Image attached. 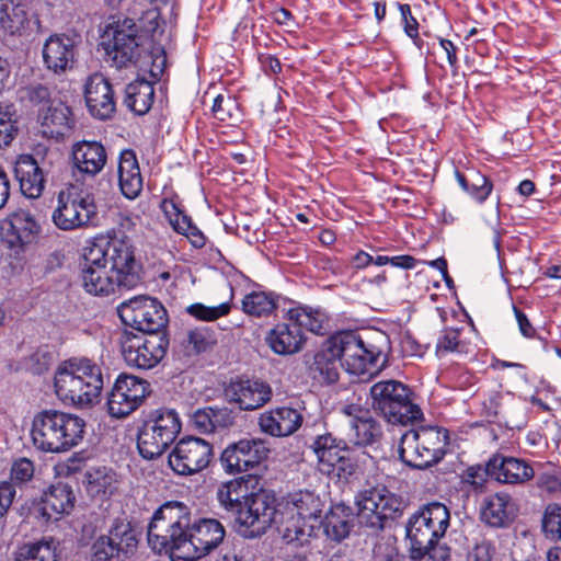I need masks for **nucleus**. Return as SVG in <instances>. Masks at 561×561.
Segmentation results:
<instances>
[{
  "instance_id": "nucleus-1",
  "label": "nucleus",
  "mask_w": 561,
  "mask_h": 561,
  "mask_svg": "<svg viewBox=\"0 0 561 561\" xmlns=\"http://www.w3.org/2000/svg\"><path fill=\"white\" fill-rule=\"evenodd\" d=\"M226 529L215 518L192 517L187 505L168 501L152 514L147 526V542L154 554L172 561H195L210 554L222 542Z\"/></svg>"
},
{
  "instance_id": "nucleus-2",
  "label": "nucleus",
  "mask_w": 561,
  "mask_h": 561,
  "mask_svg": "<svg viewBox=\"0 0 561 561\" xmlns=\"http://www.w3.org/2000/svg\"><path fill=\"white\" fill-rule=\"evenodd\" d=\"M80 268L81 285L93 296H108L121 288L130 289L140 282L134 245L127 237H101L88 242Z\"/></svg>"
},
{
  "instance_id": "nucleus-3",
  "label": "nucleus",
  "mask_w": 561,
  "mask_h": 561,
  "mask_svg": "<svg viewBox=\"0 0 561 561\" xmlns=\"http://www.w3.org/2000/svg\"><path fill=\"white\" fill-rule=\"evenodd\" d=\"M101 46L105 51V61L117 70L139 67L147 69L151 78L160 80L167 64L164 50L151 51L148 36L141 27L129 18L108 23L102 35Z\"/></svg>"
},
{
  "instance_id": "nucleus-4",
  "label": "nucleus",
  "mask_w": 561,
  "mask_h": 561,
  "mask_svg": "<svg viewBox=\"0 0 561 561\" xmlns=\"http://www.w3.org/2000/svg\"><path fill=\"white\" fill-rule=\"evenodd\" d=\"M85 421L77 414L57 409L37 411L30 436L33 447L46 454H61L78 446L84 437Z\"/></svg>"
},
{
  "instance_id": "nucleus-5",
  "label": "nucleus",
  "mask_w": 561,
  "mask_h": 561,
  "mask_svg": "<svg viewBox=\"0 0 561 561\" xmlns=\"http://www.w3.org/2000/svg\"><path fill=\"white\" fill-rule=\"evenodd\" d=\"M54 387L64 403L89 407L98 401L104 387L102 368L85 357L70 358L57 368Z\"/></svg>"
},
{
  "instance_id": "nucleus-6",
  "label": "nucleus",
  "mask_w": 561,
  "mask_h": 561,
  "mask_svg": "<svg viewBox=\"0 0 561 561\" xmlns=\"http://www.w3.org/2000/svg\"><path fill=\"white\" fill-rule=\"evenodd\" d=\"M334 336L342 356L343 367L348 374L373 375L383 366L385 348L388 345L386 333L378 331L362 334L357 331L345 330L335 333Z\"/></svg>"
},
{
  "instance_id": "nucleus-7",
  "label": "nucleus",
  "mask_w": 561,
  "mask_h": 561,
  "mask_svg": "<svg viewBox=\"0 0 561 561\" xmlns=\"http://www.w3.org/2000/svg\"><path fill=\"white\" fill-rule=\"evenodd\" d=\"M413 396L407 385L393 379L381 380L370 387L373 410L390 424L413 425L423 419Z\"/></svg>"
},
{
  "instance_id": "nucleus-8",
  "label": "nucleus",
  "mask_w": 561,
  "mask_h": 561,
  "mask_svg": "<svg viewBox=\"0 0 561 561\" xmlns=\"http://www.w3.org/2000/svg\"><path fill=\"white\" fill-rule=\"evenodd\" d=\"M182 430L179 413L173 409L159 408L150 411L137 432V449L146 460L162 456L175 442Z\"/></svg>"
},
{
  "instance_id": "nucleus-9",
  "label": "nucleus",
  "mask_w": 561,
  "mask_h": 561,
  "mask_svg": "<svg viewBox=\"0 0 561 561\" xmlns=\"http://www.w3.org/2000/svg\"><path fill=\"white\" fill-rule=\"evenodd\" d=\"M282 505L293 520L282 523L278 530L287 543L302 546L309 541L307 528L314 526L325 508V500L310 490H297L283 497Z\"/></svg>"
},
{
  "instance_id": "nucleus-10",
  "label": "nucleus",
  "mask_w": 561,
  "mask_h": 561,
  "mask_svg": "<svg viewBox=\"0 0 561 561\" xmlns=\"http://www.w3.org/2000/svg\"><path fill=\"white\" fill-rule=\"evenodd\" d=\"M357 519L362 527L377 534L386 527L389 519L401 516L404 503L401 496L385 485L369 486L355 495Z\"/></svg>"
},
{
  "instance_id": "nucleus-11",
  "label": "nucleus",
  "mask_w": 561,
  "mask_h": 561,
  "mask_svg": "<svg viewBox=\"0 0 561 561\" xmlns=\"http://www.w3.org/2000/svg\"><path fill=\"white\" fill-rule=\"evenodd\" d=\"M277 499L273 491L263 488L253 489L234 524L245 538L261 537L277 520Z\"/></svg>"
},
{
  "instance_id": "nucleus-12",
  "label": "nucleus",
  "mask_w": 561,
  "mask_h": 561,
  "mask_svg": "<svg viewBox=\"0 0 561 561\" xmlns=\"http://www.w3.org/2000/svg\"><path fill=\"white\" fill-rule=\"evenodd\" d=\"M117 313L126 328L149 335L167 334L168 313L157 298L135 296L119 304Z\"/></svg>"
},
{
  "instance_id": "nucleus-13",
  "label": "nucleus",
  "mask_w": 561,
  "mask_h": 561,
  "mask_svg": "<svg viewBox=\"0 0 561 561\" xmlns=\"http://www.w3.org/2000/svg\"><path fill=\"white\" fill-rule=\"evenodd\" d=\"M51 219L57 228L65 231L94 226L98 220L94 196L75 187L60 191Z\"/></svg>"
},
{
  "instance_id": "nucleus-14",
  "label": "nucleus",
  "mask_w": 561,
  "mask_h": 561,
  "mask_svg": "<svg viewBox=\"0 0 561 561\" xmlns=\"http://www.w3.org/2000/svg\"><path fill=\"white\" fill-rule=\"evenodd\" d=\"M307 447L313 453L318 468L322 473L347 477L354 473L355 467L350 458V447L342 438L325 432L310 437Z\"/></svg>"
},
{
  "instance_id": "nucleus-15",
  "label": "nucleus",
  "mask_w": 561,
  "mask_h": 561,
  "mask_svg": "<svg viewBox=\"0 0 561 561\" xmlns=\"http://www.w3.org/2000/svg\"><path fill=\"white\" fill-rule=\"evenodd\" d=\"M122 353L129 367L148 370L156 367L169 347L168 334H134L125 330Z\"/></svg>"
},
{
  "instance_id": "nucleus-16",
  "label": "nucleus",
  "mask_w": 561,
  "mask_h": 561,
  "mask_svg": "<svg viewBox=\"0 0 561 561\" xmlns=\"http://www.w3.org/2000/svg\"><path fill=\"white\" fill-rule=\"evenodd\" d=\"M214 458L213 445L199 437L181 438L169 454L170 468L180 476H192L206 469Z\"/></svg>"
},
{
  "instance_id": "nucleus-17",
  "label": "nucleus",
  "mask_w": 561,
  "mask_h": 561,
  "mask_svg": "<svg viewBox=\"0 0 561 561\" xmlns=\"http://www.w3.org/2000/svg\"><path fill=\"white\" fill-rule=\"evenodd\" d=\"M150 391L147 380L125 373L119 374L107 397L108 414L116 419L128 416L144 403Z\"/></svg>"
},
{
  "instance_id": "nucleus-18",
  "label": "nucleus",
  "mask_w": 561,
  "mask_h": 561,
  "mask_svg": "<svg viewBox=\"0 0 561 561\" xmlns=\"http://www.w3.org/2000/svg\"><path fill=\"white\" fill-rule=\"evenodd\" d=\"M407 539L410 542V558L413 561H447L450 549L440 545L442 538L420 516L414 513L405 525Z\"/></svg>"
},
{
  "instance_id": "nucleus-19",
  "label": "nucleus",
  "mask_w": 561,
  "mask_h": 561,
  "mask_svg": "<svg viewBox=\"0 0 561 561\" xmlns=\"http://www.w3.org/2000/svg\"><path fill=\"white\" fill-rule=\"evenodd\" d=\"M270 448L260 438H243L229 444L221 453L219 461L228 474L250 471L267 459Z\"/></svg>"
},
{
  "instance_id": "nucleus-20",
  "label": "nucleus",
  "mask_w": 561,
  "mask_h": 561,
  "mask_svg": "<svg viewBox=\"0 0 561 561\" xmlns=\"http://www.w3.org/2000/svg\"><path fill=\"white\" fill-rule=\"evenodd\" d=\"M353 508L344 503L330 506L324 516L318 519L314 526H309L307 533L310 538H325L335 542L346 538L353 527Z\"/></svg>"
},
{
  "instance_id": "nucleus-21",
  "label": "nucleus",
  "mask_w": 561,
  "mask_h": 561,
  "mask_svg": "<svg viewBox=\"0 0 561 561\" xmlns=\"http://www.w3.org/2000/svg\"><path fill=\"white\" fill-rule=\"evenodd\" d=\"M225 396L230 403L238 405L240 410L253 411L267 403L273 391L264 380L261 379H242L230 381L225 389Z\"/></svg>"
},
{
  "instance_id": "nucleus-22",
  "label": "nucleus",
  "mask_w": 561,
  "mask_h": 561,
  "mask_svg": "<svg viewBox=\"0 0 561 561\" xmlns=\"http://www.w3.org/2000/svg\"><path fill=\"white\" fill-rule=\"evenodd\" d=\"M2 239L11 249L24 250L35 243L41 234V225L24 209L12 213L2 225Z\"/></svg>"
},
{
  "instance_id": "nucleus-23",
  "label": "nucleus",
  "mask_w": 561,
  "mask_h": 561,
  "mask_svg": "<svg viewBox=\"0 0 561 561\" xmlns=\"http://www.w3.org/2000/svg\"><path fill=\"white\" fill-rule=\"evenodd\" d=\"M89 113L100 121L110 119L116 111L113 87L101 73L91 75L84 85Z\"/></svg>"
},
{
  "instance_id": "nucleus-24",
  "label": "nucleus",
  "mask_w": 561,
  "mask_h": 561,
  "mask_svg": "<svg viewBox=\"0 0 561 561\" xmlns=\"http://www.w3.org/2000/svg\"><path fill=\"white\" fill-rule=\"evenodd\" d=\"M80 43L76 36L66 34L50 35L43 47V60L46 68L56 75L72 69L76 64L77 46Z\"/></svg>"
},
{
  "instance_id": "nucleus-25",
  "label": "nucleus",
  "mask_w": 561,
  "mask_h": 561,
  "mask_svg": "<svg viewBox=\"0 0 561 561\" xmlns=\"http://www.w3.org/2000/svg\"><path fill=\"white\" fill-rule=\"evenodd\" d=\"M76 502L72 486L65 482L50 484L42 494L39 515L46 522H57L62 515H69Z\"/></svg>"
},
{
  "instance_id": "nucleus-26",
  "label": "nucleus",
  "mask_w": 561,
  "mask_h": 561,
  "mask_svg": "<svg viewBox=\"0 0 561 561\" xmlns=\"http://www.w3.org/2000/svg\"><path fill=\"white\" fill-rule=\"evenodd\" d=\"M71 161L75 171L83 178H93L104 169L107 151L101 141L80 140L71 147Z\"/></svg>"
},
{
  "instance_id": "nucleus-27",
  "label": "nucleus",
  "mask_w": 561,
  "mask_h": 561,
  "mask_svg": "<svg viewBox=\"0 0 561 561\" xmlns=\"http://www.w3.org/2000/svg\"><path fill=\"white\" fill-rule=\"evenodd\" d=\"M491 479L503 483L522 485L535 478L534 467L522 458L495 454L490 458Z\"/></svg>"
},
{
  "instance_id": "nucleus-28",
  "label": "nucleus",
  "mask_w": 561,
  "mask_h": 561,
  "mask_svg": "<svg viewBox=\"0 0 561 561\" xmlns=\"http://www.w3.org/2000/svg\"><path fill=\"white\" fill-rule=\"evenodd\" d=\"M14 175L27 198H38L45 188L47 170L32 154H20L14 163Z\"/></svg>"
},
{
  "instance_id": "nucleus-29",
  "label": "nucleus",
  "mask_w": 561,
  "mask_h": 561,
  "mask_svg": "<svg viewBox=\"0 0 561 561\" xmlns=\"http://www.w3.org/2000/svg\"><path fill=\"white\" fill-rule=\"evenodd\" d=\"M341 367H343L342 356L333 334L322 343L321 348L314 354L310 369L313 379L321 383L333 385L340 378Z\"/></svg>"
},
{
  "instance_id": "nucleus-30",
  "label": "nucleus",
  "mask_w": 561,
  "mask_h": 561,
  "mask_svg": "<svg viewBox=\"0 0 561 561\" xmlns=\"http://www.w3.org/2000/svg\"><path fill=\"white\" fill-rule=\"evenodd\" d=\"M254 479L251 474L236 478L218 485L216 499L219 507L225 511L228 517L233 522L243 510V501L248 500L252 490L249 483Z\"/></svg>"
},
{
  "instance_id": "nucleus-31",
  "label": "nucleus",
  "mask_w": 561,
  "mask_h": 561,
  "mask_svg": "<svg viewBox=\"0 0 561 561\" xmlns=\"http://www.w3.org/2000/svg\"><path fill=\"white\" fill-rule=\"evenodd\" d=\"M38 121L43 134L54 139H59L70 134L76 126L72 110L64 102L56 100L46 108L38 112Z\"/></svg>"
},
{
  "instance_id": "nucleus-32",
  "label": "nucleus",
  "mask_w": 561,
  "mask_h": 561,
  "mask_svg": "<svg viewBox=\"0 0 561 561\" xmlns=\"http://www.w3.org/2000/svg\"><path fill=\"white\" fill-rule=\"evenodd\" d=\"M302 424L301 413L290 407H278L261 414L259 425L263 433L274 437L294 434Z\"/></svg>"
},
{
  "instance_id": "nucleus-33",
  "label": "nucleus",
  "mask_w": 561,
  "mask_h": 561,
  "mask_svg": "<svg viewBox=\"0 0 561 561\" xmlns=\"http://www.w3.org/2000/svg\"><path fill=\"white\" fill-rule=\"evenodd\" d=\"M265 341L273 353L288 356L302 350L306 337L295 321H288L277 323L266 334Z\"/></svg>"
},
{
  "instance_id": "nucleus-34",
  "label": "nucleus",
  "mask_w": 561,
  "mask_h": 561,
  "mask_svg": "<svg viewBox=\"0 0 561 561\" xmlns=\"http://www.w3.org/2000/svg\"><path fill=\"white\" fill-rule=\"evenodd\" d=\"M516 512L512 496L505 492H497L484 499L481 520L493 528H505L514 522Z\"/></svg>"
},
{
  "instance_id": "nucleus-35",
  "label": "nucleus",
  "mask_w": 561,
  "mask_h": 561,
  "mask_svg": "<svg viewBox=\"0 0 561 561\" xmlns=\"http://www.w3.org/2000/svg\"><path fill=\"white\" fill-rule=\"evenodd\" d=\"M118 184L122 194L128 199H135L142 191V176L133 149H124L119 154Z\"/></svg>"
},
{
  "instance_id": "nucleus-36",
  "label": "nucleus",
  "mask_w": 561,
  "mask_h": 561,
  "mask_svg": "<svg viewBox=\"0 0 561 561\" xmlns=\"http://www.w3.org/2000/svg\"><path fill=\"white\" fill-rule=\"evenodd\" d=\"M286 319L295 321L300 330L306 329L316 335H325L331 330V318L320 307L299 304L288 309Z\"/></svg>"
},
{
  "instance_id": "nucleus-37",
  "label": "nucleus",
  "mask_w": 561,
  "mask_h": 561,
  "mask_svg": "<svg viewBox=\"0 0 561 561\" xmlns=\"http://www.w3.org/2000/svg\"><path fill=\"white\" fill-rule=\"evenodd\" d=\"M140 535L137 524L126 517L115 518L108 529V536L124 560L136 553Z\"/></svg>"
},
{
  "instance_id": "nucleus-38",
  "label": "nucleus",
  "mask_w": 561,
  "mask_h": 561,
  "mask_svg": "<svg viewBox=\"0 0 561 561\" xmlns=\"http://www.w3.org/2000/svg\"><path fill=\"white\" fill-rule=\"evenodd\" d=\"M149 81L145 78H137L129 82L125 88L124 104L136 115L147 114L154 102L153 83L157 81L151 78Z\"/></svg>"
},
{
  "instance_id": "nucleus-39",
  "label": "nucleus",
  "mask_w": 561,
  "mask_h": 561,
  "mask_svg": "<svg viewBox=\"0 0 561 561\" xmlns=\"http://www.w3.org/2000/svg\"><path fill=\"white\" fill-rule=\"evenodd\" d=\"M398 454L400 460L410 468L424 470L432 467L416 428L401 435Z\"/></svg>"
},
{
  "instance_id": "nucleus-40",
  "label": "nucleus",
  "mask_w": 561,
  "mask_h": 561,
  "mask_svg": "<svg viewBox=\"0 0 561 561\" xmlns=\"http://www.w3.org/2000/svg\"><path fill=\"white\" fill-rule=\"evenodd\" d=\"M256 289L248 293L241 300V310L250 317L267 318L278 309L280 295L264 290L257 285Z\"/></svg>"
},
{
  "instance_id": "nucleus-41",
  "label": "nucleus",
  "mask_w": 561,
  "mask_h": 561,
  "mask_svg": "<svg viewBox=\"0 0 561 561\" xmlns=\"http://www.w3.org/2000/svg\"><path fill=\"white\" fill-rule=\"evenodd\" d=\"M455 178L461 190L478 204H483L493 191L492 181L478 169H456Z\"/></svg>"
},
{
  "instance_id": "nucleus-42",
  "label": "nucleus",
  "mask_w": 561,
  "mask_h": 561,
  "mask_svg": "<svg viewBox=\"0 0 561 561\" xmlns=\"http://www.w3.org/2000/svg\"><path fill=\"white\" fill-rule=\"evenodd\" d=\"M87 493L94 499H108L116 491V473L106 467L91 468L84 473Z\"/></svg>"
},
{
  "instance_id": "nucleus-43",
  "label": "nucleus",
  "mask_w": 561,
  "mask_h": 561,
  "mask_svg": "<svg viewBox=\"0 0 561 561\" xmlns=\"http://www.w3.org/2000/svg\"><path fill=\"white\" fill-rule=\"evenodd\" d=\"M348 428V440L357 447L374 446L381 440L383 434L380 423L369 412L357 417Z\"/></svg>"
},
{
  "instance_id": "nucleus-44",
  "label": "nucleus",
  "mask_w": 561,
  "mask_h": 561,
  "mask_svg": "<svg viewBox=\"0 0 561 561\" xmlns=\"http://www.w3.org/2000/svg\"><path fill=\"white\" fill-rule=\"evenodd\" d=\"M432 466L438 463L447 451L449 433L440 426H420L416 428Z\"/></svg>"
},
{
  "instance_id": "nucleus-45",
  "label": "nucleus",
  "mask_w": 561,
  "mask_h": 561,
  "mask_svg": "<svg viewBox=\"0 0 561 561\" xmlns=\"http://www.w3.org/2000/svg\"><path fill=\"white\" fill-rule=\"evenodd\" d=\"M514 397L510 392L490 391L482 401V414L490 422H501L514 412Z\"/></svg>"
},
{
  "instance_id": "nucleus-46",
  "label": "nucleus",
  "mask_w": 561,
  "mask_h": 561,
  "mask_svg": "<svg viewBox=\"0 0 561 561\" xmlns=\"http://www.w3.org/2000/svg\"><path fill=\"white\" fill-rule=\"evenodd\" d=\"M421 519L433 530L443 537L449 526L450 513L447 506L440 502H431L415 512Z\"/></svg>"
},
{
  "instance_id": "nucleus-47",
  "label": "nucleus",
  "mask_w": 561,
  "mask_h": 561,
  "mask_svg": "<svg viewBox=\"0 0 561 561\" xmlns=\"http://www.w3.org/2000/svg\"><path fill=\"white\" fill-rule=\"evenodd\" d=\"M460 329L445 328L437 339L436 355L444 356L448 353L467 355L469 353L468 344L460 340Z\"/></svg>"
},
{
  "instance_id": "nucleus-48",
  "label": "nucleus",
  "mask_w": 561,
  "mask_h": 561,
  "mask_svg": "<svg viewBox=\"0 0 561 561\" xmlns=\"http://www.w3.org/2000/svg\"><path fill=\"white\" fill-rule=\"evenodd\" d=\"M59 541L53 537H44L42 540L25 545L21 548V556L38 561H57Z\"/></svg>"
},
{
  "instance_id": "nucleus-49",
  "label": "nucleus",
  "mask_w": 561,
  "mask_h": 561,
  "mask_svg": "<svg viewBox=\"0 0 561 561\" xmlns=\"http://www.w3.org/2000/svg\"><path fill=\"white\" fill-rule=\"evenodd\" d=\"M19 131L16 111L11 103H0V148L9 146Z\"/></svg>"
},
{
  "instance_id": "nucleus-50",
  "label": "nucleus",
  "mask_w": 561,
  "mask_h": 561,
  "mask_svg": "<svg viewBox=\"0 0 561 561\" xmlns=\"http://www.w3.org/2000/svg\"><path fill=\"white\" fill-rule=\"evenodd\" d=\"M217 343L214 330L207 327L195 328L187 332L186 350L188 353L201 354L210 351Z\"/></svg>"
},
{
  "instance_id": "nucleus-51",
  "label": "nucleus",
  "mask_w": 561,
  "mask_h": 561,
  "mask_svg": "<svg viewBox=\"0 0 561 561\" xmlns=\"http://www.w3.org/2000/svg\"><path fill=\"white\" fill-rule=\"evenodd\" d=\"M214 116L220 122L237 123L241 118L240 105L234 96L218 94L211 106Z\"/></svg>"
},
{
  "instance_id": "nucleus-52",
  "label": "nucleus",
  "mask_w": 561,
  "mask_h": 561,
  "mask_svg": "<svg viewBox=\"0 0 561 561\" xmlns=\"http://www.w3.org/2000/svg\"><path fill=\"white\" fill-rule=\"evenodd\" d=\"M541 531L547 539L561 542V504L547 505L541 518Z\"/></svg>"
},
{
  "instance_id": "nucleus-53",
  "label": "nucleus",
  "mask_w": 561,
  "mask_h": 561,
  "mask_svg": "<svg viewBox=\"0 0 561 561\" xmlns=\"http://www.w3.org/2000/svg\"><path fill=\"white\" fill-rule=\"evenodd\" d=\"M226 414V409L206 407L196 410L192 415V425L199 433H211L217 427L219 416Z\"/></svg>"
},
{
  "instance_id": "nucleus-54",
  "label": "nucleus",
  "mask_w": 561,
  "mask_h": 561,
  "mask_svg": "<svg viewBox=\"0 0 561 561\" xmlns=\"http://www.w3.org/2000/svg\"><path fill=\"white\" fill-rule=\"evenodd\" d=\"M232 308L231 299L216 307H208L201 302H195L186 308V312L201 321H215L230 313Z\"/></svg>"
},
{
  "instance_id": "nucleus-55",
  "label": "nucleus",
  "mask_w": 561,
  "mask_h": 561,
  "mask_svg": "<svg viewBox=\"0 0 561 561\" xmlns=\"http://www.w3.org/2000/svg\"><path fill=\"white\" fill-rule=\"evenodd\" d=\"M488 478H491L490 459L485 466L476 465L468 467L461 474V482L471 486L477 493L485 490Z\"/></svg>"
},
{
  "instance_id": "nucleus-56",
  "label": "nucleus",
  "mask_w": 561,
  "mask_h": 561,
  "mask_svg": "<svg viewBox=\"0 0 561 561\" xmlns=\"http://www.w3.org/2000/svg\"><path fill=\"white\" fill-rule=\"evenodd\" d=\"M92 554L98 561H125L107 535L100 536L92 545Z\"/></svg>"
},
{
  "instance_id": "nucleus-57",
  "label": "nucleus",
  "mask_w": 561,
  "mask_h": 561,
  "mask_svg": "<svg viewBox=\"0 0 561 561\" xmlns=\"http://www.w3.org/2000/svg\"><path fill=\"white\" fill-rule=\"evenodd\" d=\"M34 472V462L28 458L22 457L12 462L10 478L13 485H22L33 479Z\"/></svg>"
},
{
  "instance_id": "nucleus-58",
  "label": "nucleus",
  "mask_w": 561,
  "mask_h": 561,
  "mask_svg": "<svg viewBox=\"0 0 561 561\" xmlns=\"http://www.w3.org/2000/svg\"><path fill=\"white\" fill-rule=\"evenodd\" d=\"M54 355L46 347L33 352L25 362L26 368L34 375L46 373L53 364Z\"/></svg>"
},
{
  "instance_id": "nucleus-59",
  "label": "nucleus",
  "mask_w": 561,
  "mask_h": 561,
  "mask_svg": "<svg viewBox=\"0 0 561 561\" xmlns=\"http://www.w3.org/2000/svg\"><path fill=\"white\" fill-rule=\"evenodd\" d=\"M164 213L174 231L180 234H183L193 225L192 218L181 210L173 202L169 205L164 203Z\"/></svg>"
},
{
  "instance_id": "nucleus-60",
  "label": "nucleus",
  "mask_w": 561,
  "mask_h": 561,
  "mask_svg": "<svg viewBox=\"0 0 561 561\" xmlns=\"http://www.w3.org/2000/svg\"><path fill=\"white\" fill-rule=\"evenodd\" d=\"M25 98L35 106L46 108L49 103L56 100L51 99L50 89L42 83L30 84L24 89Z\"/></svg>"
},
{
  "instance_id": "nucleus-61",
  "label": "nucleus",
  "mask_w": 561,
  "mask_h": 561,
  "mask_svg": "<svg viewBox=\"0 0 561 561\" xmlns=\"http://www.w3.org/2000/svg\"><path fill=\"white\" fill-rule=\"evenodd\" d=\"M495 553L494 545L488 539H482L469 552L468 561H492Z\"/></svg>"
},
{
  "instance_id": "nucleus-62",
  "label": "nucleus",
  "mask_w": 561,
  "mask_h": 561,
  "mask_svg": "<svg viewBox=\"0 0 561 561\" xmlns=\"http://www.w3.org/2000/svg\"><path fill=\"white\" fill-rule=\"evenodd\" d=\"M15 494L16 491L12 482L0 481V518L8 514Z\"/></svg>"
},
{
  "instance_id": "nucleus-63",
  "label": "nucleus",
  "mask_w": 561,
  "mask_h": 561,
  "mask_svg": "<svg viewBox=\"0 0 561 561\" xmlns=\"http://www.w3.org/2000/svg\"><path fill=\"white\" fill-rule=\"evenodd\" d=\"M5 16L8 20V24L5 25V27L12 34H14V33L19 32L21 28H23L28 21L26 12L24 11L23 7H21V5L13 7L12 12L11 13L7 12Z\"/></svg>"
},
{
  "instance_id": "nucleus-64",
  "label": "nucleus",
  "mask_w": 561,
  "mask_h": 561,
  "mask_svg": "<svg viewBox=\"0 0 561 561\" xmlns=\"http://www.w3.org/2000/svg\"><path fill=\"white\" fill-rule=\"evenodd\" d=\"M397 7H398V9L400 11L401 23L403 25L404 33L408 36H412L413 34L415 36L416 35V31L419 30V22L413 16L410 4H408V3H399L398 2Z\"/></svg>"
}]
</instances>
